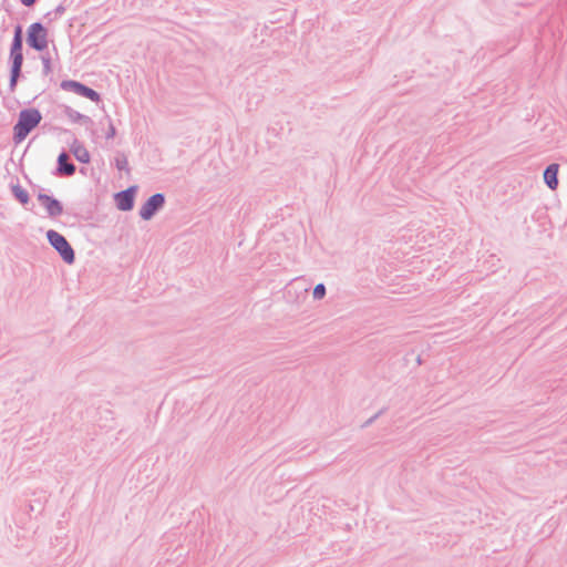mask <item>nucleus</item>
Masks as SVG:
<instances>
[{
	"instance_id": "nucleus-1",
	"label": "nucleus",
	"mask_w": 567,
	"mask_h": 567,
	"mask_svg": "<svg viewBox=\"0 0 567 567\" xmlns=\"http://www.w3.org/2000/svg\"><path fill=\"white\" fill-rule=\"evenodd\" d=\"M41 112L35 107L22 109L19 112L17 123L13 126V143H22L27 136L40 124Z\"/></svg>"
},
{
	"instance_id": "nucleus-2",
	"label": "nucleus",
	"mask_w": 567,
	"mask_h": 567,
	"mask_svg": "<svg viewBox=\"0 0 567 567\" xmlns=\"http://www.w3.org/2000/svg\"><path fill=\"white\" fill-rule=\"evenodd\" d=\"M23 47L10 44L9 51V65H10V76H9V89L11 92H14L19 81L23 78L22 66H23Z\"/></svg>"
},
{
	"instance_id": "nucleus-3",
	"label": "nucleus",
	"mask_w": 567,
	"mask_h": 567,
	"mask_svg": "<svg viewBox=\"0 0 567 567\" xmlns=\"http://www.w3.org/2000/svg\"><path fill=\"white\" fill-rule=\"evenodd\" d=\"M25 40L30 49L43 52L48 49V29L41 22H33L27 29Z\"/></svg>"
},
{
	"instance_id": "nucleus-4",
	"label": "nucleus",
	"mask_w": 567,
	"mask_h": 567,
	"mask_svg": "<svg viewBox=\"0 0 567 567\" xmlns=\"http://www.w3.org/2000/svg\"><path fill=\"white\" fill-rule=\"evenodd\" d=\"M60 87L63 91L73 92L74 94L89 99L90 101L95 103H99L101 101V95L97 91L75 80H63L60 83Z\"/></svg>"
},
{
	"instance_id": "nucleus-5",
	"label": "nucleus",
	"mask_w": 567,
	"mask_h": 567,
	"mask_svg": "<svg viewBox=\"0 0 567 567\" xmlns=\"http://www.w3.org/2000/svg\"><path fill=\"white\" fill-rule=\"evenodd\" d=\"M165 205V195L155 193L141 206L138 215L143 220H151Z\"/></svg>"
},
{
	"instance_id": "nucleus-6",
	"label": "nucleus",
	"mask_w": 567,
	"mask_h": 567,
	"mask_svg": "<svg viewBox=\"0 0 567 567\" xmlns=\"http://www.w3.org/2000/svg\"><path fill=\"white\" fill-rule=\"evenodd\" d=\"M137 192V186L133 185L127 187L124 190L117 192L114 195V200L117 209L122 212H130L134 207L135 195Z\"/></svg>"
},
{
	"instance_id": "nucleus-7",
	"label": "nucleus",
	"mask_w": 567,
	"mask_h": 567,
	"mask_svg": "<svg viewBox=\"0 0 567 567\" xmlns=\"http://www.w3.org/2000/svg\"><path fill=\"white\" fill-rule=\"evenodd\" d=\"M76 172L75 164L70 161L69 155L65 150H62L56 158V166L53 171V175L58 177H70L73 176Z\"/></svg>"
},
{
	"instance_id": "nucleus-8",
	"label": "nucleus",
	"mask_w": 567,
	"mask_h": 567,
	"mask_svg": "<svg viewBox=\"0 0 567 567\" xmlns=\"http://www.w3.org/2000/svg\"><path fill=\"white\" fill-rule=\"evenodd\" d=\"M38 200L43 205L50 217H58L62 215L63 205L55 197L40 192L38 194Z\"/></svg>"
},
{
	"instance_id": "nucleus-9",
	"label": "nucleus",
	"mask_w": 567,
	"mask_h": 567,
	"mask_svg": "<svg viewBox=\"0 0 567 567\" xmlns=\"http://www.w3.org/2000/svg\"><path fill=\"white\" fill-rule=\"evenodd\" d=\"M559 164L551 163L546 166L543 173L544 183L550 190H556L559 184L558 179Z\"/></svg>"
},
{
	"instance_id": "nucleus-10",
	"label": "nucleus",
	"mask_w": 567,
	"mask_h": 567,
	"mask_svg": "<svg viewBox=\"0 0 567 567\" xmlns=\"http://www.w3.org/2000/svg\"><path fill=\"white\" fill-rule=\"evenodd\" d=\"M70 152L73 154L76 161L82 164H89L91 161L89 151L76 138H74L73 143L71 144Z\"/></svg>"
},
{
	"instance_id": "nucleus-11",
	"label": "nucleus",
	"mask_w": 567,
	"mask_h": 567,
	"mask_svg": "<svg viewBox=\"0 0 567 567\" xmlns=\"http://www.w3.org/2000/svg\"><path fill=\"white\" fill-rule=\"evenodd\" d=\"M64 115L74 123H80L83 125H93V121L90 116L81 114L80 112L73 110L71 106H63Z\"/></svg>"
},
{
	"instance_id": "nucleus-12",
	"label": "nucleus",
	"mask_w": 567,
	"mask_h": 567,
	"mask_svg": "<svg viewBox=\"0 0 567 567\" xmlns=\"http://www.w3.org/2000/svg\"><path fill=\"white\" fill-rule=\"evenodd\" d=\"M47 238L52 248H72L66 238L54 229L47 231Z\"/></svg>"
},
{
	"instance_id": "nucleus-13",
	"label": "nucleus",
	"mask_w": 567,
	"mask_h": 567,
	"mask_svg": "<svg viewBox=\"0 0 567 567\" xmlns=\"http://www.w3.org/2000/svg\"><path fill=\"white\" fill-rule=\"evenodd\" d=\"M11 192L17 202L21 205L27 206L30 203V195L20 184L11 186Z\"/></svg>"
},
{
	"instance_id": "nucleus-14",
	"label": "nucleus",
	"mask_w": 567,
	"mask_h": 567,
	"mask_svg": "<svg viewBox=\"0 0 567 567\" xmlns=\"http://www.w3.org/2000/svg\"><path fill=\"white\" fill-rule=\"evenodd\" d=\"M23 47V29L21 24H17L13 30V38L11 44Z\"/></svg>"
},
{
	"instance_id": "nucleus-15",
	"label": "nucleus",
	"mask_w": 567,
	"mask_h": 567,
	"mask_svg": "<svg viewBox=\"0 0 567 567\" xmlns=\"http://www.w3.org/2000/svg\"><path fill=\"white\" fill-rule=\"evenodd\" d=\"M41 61L43 64L42 74H43V76H49L52 73L51 56L48 54H42Z\"/></svg>"
},
{
	"instance_id": "nucleus-16",
	"label": "nucleus",
	"mask_w": 567,
	"mask_h": 567,
	"mask_svg": "<svg viewBox=\"0 0 567 567\" xmlns=\"http://www.w3.org/2000/svg\"><path fill=\"white\" fill-rule=\"evenodd\" d=\"M63 261L69 265H72L75 260V250H56Z\"/></svg>"
},
{
	"instance_id": "nucleus-17",
	"label": "nucleus",
	"mask_w": 567,
	"mask_h": 567,
	"mask_svg": "<svg viewBox=\"0 0 567 567\" xmlns=\"http://www.w3.org/2000/svg\"><path fill=\"white\" fill-rule=\"evenodd\" d=\"M326 293H327V289L323 284H318L315 286L313 292H312L315 300H320V299L324 298Z\"/></svg>"
},
{
	"instance_id": "nucleus-18",
	"label": "nucleus",
	"mask_w": 567,
	"mask_h": 567,
	"mask_svg": "<svg viewBox=\"0 0 567 567\" xmlns=\"http://www.w3.org/2000/svg\"><path fill=\"white\" fill-rule=\"evenodd\" d=\"M115 166L118 171H128V162L125 156L115 158Z\"/></svg>"
},
{
	"instance_id": "nucleus-19",
	"label": "nucleus",
	"mask_w": 567,
	"mask_h": 567,
	"mask_svg": "<svg viewBox=\"0 0 567 567\" xmlns=\"http://www.w3.org/2000/svg\"><path fill=\"white\" fill-rule=\"evenodd\" d=\"M107 120H109V127H107V132H106V135L105 137L107 140H111V138H114L115 135H116V128L115 126L113 125L111 118L107 116Z\"/></svg>"
},
{
	"instance_id": "nucleus-20",
	"label": "nucleus",
	"mask_w": 567,
	"mask_h": 567,
	"mask_svg": "<svg viewBox=\"0 0 567 567\" xmlns=\"http://www.w3.org/2000/svg\"><path fill=\"white\" fill-rule=\"evenodd\" d=\"M382 413H383V410H380L378 413H375L373 416H371L368 421H365L362 426L365 427V426L371 425Z\"/></svg>"
},
{
	"instance_id": "nucleus-21",
	"label": "nucleus",
	"mask_w": 567,
	"mask_h": 567,
	"mask_svg": "<svg viewBox=\"0 0 567 567\" xmlns=\"http://www.w3.org/2000/svg\"><path fill=\"white\" fill-rule=\"evenodd\" d=\"M20 2L28 8H31L35 4L37 0H20Z\"/></svg>"
},
{
	"instance_id": "nucleus-22",
	"label": "nucleus",
	"mask_w": 567,
	"mask_h": 567,
	"mask_svg": "<svg viewBox=\"0 0 567 567\" xmlns=\"http://www.w3.org/2000/svg\"><path fill=\"white\" fill-rule=\"evenodd\" d=\"M64 11H65V8H64L62 4L58 6V7L54 9L55 14H58V16L63 14V13H64Z\"/></svg>"
}]
</instances>
